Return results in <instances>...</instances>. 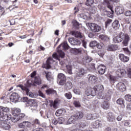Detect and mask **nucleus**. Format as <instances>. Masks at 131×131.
Listing matches in <instances>:
<instances>
[{"label": "nucleus", "instance_id": "obj_21", "mask_svg": "<svg viewBox=\"0 0 131 131\" xmlns=\"http://www.w3.org/2000/svg\"><path fill=\"white\" fill-rule=\"evenodd\" d=\"M112 26L113 28L115 30L119 29V27H120V24H119V21H118V20H114L112 24Z\"/></svg>", "mask_w": 131, "mask_h": 131}, {"label": "nucleus", "instance_id": "obj_64", "mask_svg": "<svg viewBox=\"0 0 131 131\" xmlns=\"http://www.w3.org/2000/svg\"><path fill=\"white\" fill-rule=\"evenodd\" d=\"M127 73H128L129 77L131 78V69H127Z\"/></svg>", "mask_w": 131, "mask_h": 131}, {"label": "nucleus", "instance_id": "obj_12", "mask_svg": "<svg viewBox=\"0 0 131 131\" xmlns=\"http://www.w3.org/2000/svg\"><path fill=\"white\" fill-rule=\"evenodd\" d=\"M70 34H72V35H74L75 37L79 38H82V37H83V36H82L81 33L77 31H72L70 32Z\"/></svg>", "mask_w": 131, "mask_h": 131}, {"label": "nucleus", "instance_id": "obj_46", "mask_svg": "<svg viewBox=\"0 0 131 131\" xmlns=\"http://www.w3.org/2000/svg\"><path fill=\"white\" fill-rule=\"evenodd\" d=\"M92 60H93V58H92V57L89 56H86L84 59V62L85 63H90L92 62Z\"/></svg>", "mask_w": 131, "mask_h": 131}, {"label": "nucleus", "instance_id": "obj_38", "mask_svg": "<svg viewBox=\"0 0 131 131\" xmlns=\"http://www.w3.org/2000/svg\"><path fill=\"white\" fill-rule=\"evenodd\" d=\"M73 105L76 108H80V107H81V104H80V102L78 100L74 101Z\"/></svg>", "mask_w": 131, "mask_h": 131}, {"label": "nucleus", "instance_id": "obj_20", "mask_svg": "<svg viewBox=\"0 0 131 131\" xmlns=\"http://www.w3.org/2000/svg\"><path fill=\"white\" fill-rule=\"evenodd\" d=\"M115 11L118 15H121L124 12V8H123V6H118L116 8Z\"/></svg>", "mask_w": 131, "mask_h": 131}, {"label": "nucleus", "instance_id": "obj_32", "mask_svg": "<svg viewBox=\"0 0 131 131\" xmlns=\"http://www.w3.org/2000/svg\"><path fill=\"white\" fill-rule=\"evenodd\" d=\"M27 104L28 105V106H35L36 102H35V100L33 99H29Z\"/></svg>", "mask_w": 131, "mask_h": 131}, {"label": "nucleus", "instance_id": "obj_9", "mask_svg": "<svg viewBox=\"0 0 131 131\" xmlns=\"http://www.w3.org/2000/svg\"><path fill=\"white\" fill-rule=\"evenodd\" d=\"M97 71L99 74L103 75L106 72V67L104 65L100 64L98 67Z\"/></svg>", "mask_w": 131, "mask_h": 131}, {"label": "nucleus", "instance_id": "obj_24", "mask_svg": "<svg viewBox=\"0 0 131 131\" xmlns=\"http://www.w3.org/2000/svg\"><path fill=\"white\" fill-rule=\"evenodd\" d=\"M116 73L118 76L121 77V76H124L125 74H126V72L124 69H118L117 70Z\"/></svg>", "mask_w": 131, "mask_h": 131}, {"label": "nucleus", "instance_id": "obj_54", "mask_svg": "<svg viewBox=\"0 0 131 131\" xmlns=\"http://www.w3.org/2000/svg\"><path fill=\"white\" fill-rule=\"evenodd\" d=\"M124 15H125V16H126V17H130V16H131V11L130 10L126 11L124 12Z\"/></svg>", "mask_w": 131, "mask_h": 131}, {"label": "nucleus", "instance_id": "obj_41", "mask_svg": "<svg viewBox=\"0 0 131 131\" xmlns=\"http://www.w3.org/2000/svg\"><path fill=\"white\" fill-rule=\"evenodd\" d=\"M99 37L100 38V39H101V40H103V41H106V40L109 39L108 36L105 35H99Z\"/></svg>", "mask_w": 131, "mask_h": 131}, {"label": "nucleus", "instance_id": "obj_27", "mask_svg": "<svg viewBox=\"0 0 131 131\" xmlns=\"http://www.w3.org/2000/svg\"><path fill=\"white\" fill-rule=\"evenodd\" d=\"M73 88V84L71 81H69L65 83L64 89H67L68 91L69 90H71Z\"/></svg>", "mask_w": 131, "mask_h": 131}, {"label": "nucleus", "instance_id": "obj_61", "mask_svg": "<svg viewBox=\"0 0 131 131\" xmlns=\"http://www.w3.org/2000/svg\"><path fill=\"white\" fill-rule=\"evenodd\" d=\"M82 46L85 48L86 49V41L84 40H82Z\"/></svg>", "mask_w": 131, "mask_h": 131}, {"label": "nucleus", "instance_id": "obj_23", "mask_svg": "<svg viewBox=\"0 0 131 131\" xmlns=\"http://www.w3.org/2000/svg\"><path fill=\"white\" fill-rule=\"evenodd\" d=\"M119 57L122 62H128L129 60V58L127 56H125L123 54H120L119 55Z\"/></svg>", "mask_w": 131, "mask_h": 131}, {"label": "nucleus", "instance_id": "obj_45", "mask_svg": "<svg viewBox=\"0 0 131 131\" xmlns=\"http://www.w3.org/2000/svg\"><path fill=\"white\" fill-rule=\"evenodd\" d=\"M63 114V110L61 109L58 110L56 111L55 115L57 117L61 116Z\"/></svg>", "mask_w": 131, "mask_h": 131}, {"label": "nucleus", "instance_id": "obj_34", "mask_svg": "<svg viewBox=\"0 0 131 131\" xmlns=\"http://www.w3.org/2000/svg\"><path fill=\"white\" fill-rule=\"evenodd\" d=\"M58 80H63V79H67L66 76L63 73H59L57 76Z\"/></svg>", "mask_w": 131, "mask_h": 131}, {"label": "nucleus", "instance_id": "obj_30", "mask_svg": "<svg viewBox=\"0 0 131 131\" xmlns=\"http://www.w3.org/2000/svg\"><path fill=\"white\" fill-rule=\"evenodd\" d=\"M34 83L35 85L37 84L39 85V84H41V79L39 77H35L34 80Z\"/></svg>", "mask_w": 131, "mask_h": 131}, {"label": "nucleus", "instance_id": "obj_55", "mask_svg": "<svg viewBox=\"0 0 131 131\" xmlns=\"http://www.w3.org/2000/svg\"><path fill=\"white\" fill-rule=\"evenodd\" d=\"M46 77L47 80H50L51 79V73L50 72L46 73Z\"/></svg>", "mask_w": 131, "mask_h": 131}, {"label": "nucleus", "instance_id": "obj_59", "mask_svg": "<svg viewBox=\"0 0 131 131\" xmlns=\"http://www.w3.org/2000/svg\"><path fill=\"white\" fill-rule=\"evenodd\" d=\"M18 117H19V119H22V118H24V117H25V114H19V115H18L17 118Z\"/></svg>", "mask_w": 131, "mask_h": 131}, {"label": "nucleus", "instance_id": "obj_22", "mask_svg": "<svg viewBox=\"0 0 131 131\" xmlns=\"http://www.w3.org/2000/svg\"><path fill=\"white\" fill-rule=\"evenodd\" d=\"M73 116L75 118V120H78V119H81V118L83 117V113H82L81 112H78Z\"/></svg>", "mask_w": 131, "mask_h": 131}, {"label": "nucleus", "instance_id": "obj_5", "mask_svg": "<svg viewBox=\"0 0 131 131\" xmlns=\"http://www.w3.org/2000/svg\"><path fill=\"white\" fill-rule=\"evenodd\" d=\"M20 112H21V110H20L19 108H12L11 109V113L12 115L15 117L11 119L12 122H17V121L19 120V119H18V118H17V117H18V115H19Z\"/></svg>", "mask_w": 131, "mask_h": 131}, {"label": "nucleus", "instance_id": "obj_63", "mask_svg": "<svg viewBox=\"0 0 131 131\" xmlns=\"http://www.w3.org/2000/svg\"><path fill=\"white\" fill-rule=\"evenodd\" d=\"M117 120L118 121H121L122 120V115H119L117 117Z\"/></svg>", "mask_w": 131, "mask_h": 131}, {"label": "nucleus", "instance_id": "obj_10", "mask_svg": "<svg viewBox=\"0 0 131 131\" xmlns=\"http://www.w3.org/2000/svg\"><path fill=\"white\" fill-rule=\"evenodd\" d=\"M118 49V46L116 45H110L107 47L106 50L108 52H113Z\"/></svg>", "mask_w": 131, "mask_h": 131}, {"label": "nucleus", "instance_id": "obj_4", "mask_svg": "<svg viewBox=\"0 0 131 131\" xmlns=\"http://www.w3.org/2000/svg\"><path fill=\"white\" fill-rule=\"evenodd\" d=\"M86 25L92 32H99L101 30V26L98 25L97 24L88 23Z\"/></svg>", "mask_w": 131, "mask_h": 131}, {"label": "nucleus", "instance_id": "obj_56", "mask_svg": "<svg viewBox=\"0 0 131 131\" xmlns=\"http://www.w3.org/2000/svg\"><path fill=\"white\" fill-rule=\"evenodd\" d=\"M74 27L76 29H79V23L77 21H75L74 23Z\"/></svg>", "mask_w": 131, "mask_h": 131}, {"label": "nucleus", "instance_id": "obj_60", "mask_svg": "<svg viewBox=\"0 0 131 131\" xmlns=\"http://www.w3.org/2000/svg\"><path fill=\"white\" fill-rule=\"evenodd\" d=\"M98 54L100 57H103L104 56V52L101 50L98 52Z\"/></svg>", "mask_w": 131, "mask_h": 131}, {"label": "nucleus", "instance_id": "obj_58", "mask_svg": "<svg viewBox=\"0 0 131 131\" xmlns=\"http://www.w3.org/2000/svg\"><path fill=\"white\" fill-rule=\"evenodd\" d=\"M52 57L53 58H54V59H56V60H60V59L59 58V55H58V54L57 53H54L52 55Z\"/></svg>", "mask_w": 131, "mask_h": 131}, {"label": "nucleus", "instance_id": "obj_51", "mask_svg": "<svg viewBox=\"0 0 131 131\" xmlns=\"http://www.w3.org/2000/svg\"><path fill=\"white\" fill-rule=\"evenodd\" d=\"M125 100L128 102H131V95L129 94H127L125 96Z\"/></svg>", "mask_w": 131, "mask_h": 131}, {"label": "nucleus", "instance_id": "obj_11", "mask_svg": "<svg viewBox=\"0 0 131 131\" xmlns=\"http://www.w3.org/2000/svg\"><path fill=\"white\" fill-rule=\"evenodd\" d=\"M3 122L1 123V127L6 130H9L10 128H11V125L10 124L6 121H2Z\"/></svg>", "mask_w": 131, "mask_h": 131}, {"label": "nucleus", "instance_id": "obj_1", "mask_svg": "<svg viewBox=\"0 0 131 131\" xmlns=\"http://www.w3.org/2000/svg\"><path fill=\"white\" fill-rule=\"evenodd\" d=\"M103 91H104V86L103 85H97L94 86L93 89L89 88L87 89L85 92V95L90 97H94L97 93H101L100 98L108 100L106 98V95L102 93Z\"/></svg>", "mask_w": 131, "mask_h": 131}, {"label": "nucleus", "instance_id": "obj_33", "mask_svg": "<svg viewBox=\"0 0 131 131\" xmlns=\"http://www.w3.org/2000/svg\"><path fill=\"white\" fill-rule=\"evenodd\" d=\"M107 8L111 10L112 13H111V14H109V13L107 14V16L111 18L112 17H113V13H114V11H113V7L110 5H107Z\"/></svg>", "mask_w": 131, "mask_h": 131}, {"label": "nucleus", "instance_id": "obj_8", "mask_svg": "<svg viewBox=\"0 0 131 131\" xmlns=\"http://www.w3.org/2000/svg\"><path fill=\"white\" fill-rule=\"evenodd\" d=\"M107 120L109 122H113L115 120V116L113 113L110 112L106 115Z\"/></svg>", "mask_w": 131, "mask_h": 131}, {"label": "nucleus", "instance_id": "obj_6", "mask_svg": "<svg viewBox=\"0 0 131 131\" xmlns=\"http://www.w3.org/2000/svg\"><path fill=\"white\" fill-rule=\"evenodd\" d=\"M10 99L11 101H12V102L17 103V102H19L20 96H19V94H18V93L16 92H13L10 95Z\"/></svg>", "mask_w": 131, "mask_h": 131}, {"label": "nucleus", "instance_id": "obj_2", "mask_svg": "<svg viewBox=\"0 0 131 131\" xmlns=\"http://www.w3.org/2000/svg\"><path fill=\"white\" fill-rule=\"evenodd\" d=\"M130 39V38L128 34H124V33L120 32L117 36L113 38V41H114L116 43L121 42V41H122V43L123 46L127 47Z\"/></svg>", "mask_w": 131, "mask_h": 131}, {"label": "nucleus", "instance_id": "obj_31", "mask_svg": "<svg viewBox=\"0 0 131 131\" xmlns=\"http://www.w3.org/2000/svg\"><path fill=\"white\" fill-rule=\"evenodd\" d=\"M32 85H35L34 81L32 78L29 79L27 81V86H28V88H30Z\"/></svg>", "mask_w": 131, "mask_h": 131}, {"label": "nucleus", "instance_id": "obj_50", "mask_svg": "<svg viewBox=\"0 0 131 131\" xmlns=\"http://www.w3.org/2000/svg\"><path fill=\"white\" fill-rule=\"evenodd\" d=\"M123 51L126 54V55L130 54V51H129V49H128V48H123Z\"/></svg>", "mask_w": 131, "mask_h": 131}, {"label": "nucleus", "instance_id": "obj_17", "mask_svg": "<svg viewBox=\"0 0 131 131\" xmlns=\"http://www.w3.org/2000/svg\"><path fill=\"white\" fill-rule=\"evenodd\" d=\"M98 118V114H88L86 115V119L88 120H92L93 119H97Z\"/></svg>", "mask_w": 131, "mask_h": 131}, {"label": "nucleus", "instance_id": "obj_48", "mask_svg": "<svg viewBox=\"0 0 131 131\" xmlns=\"http://www.w3.org/2000/svg\"><path fill=\"white\" fill-rule=\"evenodd\" d=\"M98 45V42L96 41H92L90 43V47L91 48H95V47H96Z\"/></svg>", "mask_w": 131, "mask_h": 131}, {"label": "nucleus", "instance_id": "obj_42", "mask_svg": "<svg viewBox=\"0 0 131 131\" xmlns=\"http://www.w3.org/2000/svg\"><path fill=\"white\" fill-rule=\"evenodd\" d=\"M109 77L111 83H114L116 81V77L115 76L110 75Z\"/></svg>", "mask_w": 131, "mask_h": 131}, {"label": "nucleus", "instance_id": "obj_19", "mask_svg": "<svg viewBox=\"0 0 131 131\" xmlns=\"http://www.w3.org/2000/svg\"><path fill=\"white\" fill-rule=\"evenodd\" d=\"M117 88L120 92H124L125 91V85L122 82H119L117 84Z\"/></svg>", "mask_w": 131, "mask_h": 131}, {"label": "nucleus", "instance_id": "obj_26", "mask_svg": "<svg viewBox=\"0 0 131 131\" xmlns=\"http://www.w3.org/2000/svg\"><path fill=\"white\" fill-rule=\"evenodd\" d=\"M98 80V77L95 75H91L89 77V81L91 83H95Z\"/></svg>", "mask_w": 131, "mask_h": 131}, {"label": "nucleus", "instance_id": "obj_7", "mask_svg": "<svg viewBox=\"0 0 131 131\" xmlns=\"http://www.w3.org/2000/svg\"><path fill=\"white\" fill-rule=\"evenodd\" d=\"M54 62V60L52 57H49L46 63L42 66L43 68H45L46 69H51L52 68V66L51 64Z\"/></svg>", "mask_w": 131, "mask_h": 131}, {"label": "nucleus", "instance_id": "obj_35", "mask_svg": "<svg viewBox=\"0 0 131 131\" xmlns=\"http://www.w3.org/2000/svg\"><path fill=\"white\" fill-rule=\"evenodd\" d=\"M92 98L93 97L85 94V95L84 96L82 99L85 104H86V102H89L90 101V99H92Z\"/></svg>", "mask_w": 131, "mask_h": 131}, {"label": "nucleus", "instance_id": "obj_15", "mask_svg": "<svg viewBox=\"0 0 131 131\" xmlns=\"http://www.w3.org/2000/svg\"><path fill=\"white\" fill-rule=\"evenodd\" d=\"M4 112H10V108L8 107L0 106V117L4 116Z\"/></svg>", "mask_w": 131, "mask_h": 131}, {"label": "nucleus", "instance_id": "obj_53", "mask_svg": "<svg viewBox=\"0 0 131 131\" xmlns=\"http://www.w3.org/2000/svg\"><path fill=\"white\" fill-rule=\"evenodd\" d=\"M66 80H67V79L58 80V81H59V85H64L65 84V83H66Z\"/></svg>", "mask_w": 131, "mask_h": 131}, {"label": "nucleus", "instance_id": "obj_36", "mask_svg": "<svg viewBox=\"0 0 131 131\" xmlns=\"http://www.w3.org/2000/svg\"><path fill=\"white\" fill-rule=\"evenodd\" d=\"M93 125L96 127H99V126H102V123L101 122V121L97 120L93 123Z\"/></svg>", "mask_w": 131, "mask_h": 131}, {"label": "nucleus", "instance_id": "obj_39", "mask_svg": "<svg viewBox=\"0 0 131 131\" xmlns=\"http://www.w3.org/2000/svg\"><path fill=\"white\" fill-rule=\"evenodd\" d=\"M74 120H75V119L73 115H72L68 120L67 122V124H71V123H73L74 122Z\"/></svg>", "mask_w": 131, "mask_h": 131}, {"label": "nucleus", "instance_id": "obj_49", "mask_svg": "<svg viewBox=\"0 0 131 131\" xmlns=\"http://www.w3.org/2000/svg\"><path fill=\"white\" fill-rule=\"evenodd\" d=\"M112 23V19H107V20L106 21L105 24V28H107L110 24Z\"/></svg>", "mask_w": 131, "mask_h": 131}, {"label": "nucleus", "instance_id": "obj_28", "mask_svg": "<svg viewBox=\"0 0 131 131\" xmlns=\"http://www.w3.org/2000/svg\"><path fill=\"white\" fill-rule=\"evenodd\" d=\"M101 107L103 108V109H104L105 110H107V109H109L110 108V104L108 101H104L101 104Z\"/></svg>", "mask_w": 131, "mask_h": 131}, {"label": "nucleus", "instance_id": "obj_3", "mask_svg": "<svg viewBox=\"0 0 131 131\" xmlns=\"http://www.w3.org/2000/svg\"><path fill=\"white\" fill-rule=\"evenodd\" d=\"M61 47H62L63 50H68L69 49V45L67 43V41H64L61 45L58 46L57 52L59 55L60 58H63L65 57V53L62 50H59Z\"/></svg>", "mask_w": 131, "mask_h": 131}, {"label": "nucleus", "instance_id": "obj_57", "mask_svg": "<svg viewBox=\"0 0 131 131\" xmlns=\"http://www.w3.org/2000/svg\"><path fill=\"white\" fill-rule=\"evenodd\" d=\"M58 123L59 124H62V123H63V122H64V121H65V119H64L62 117H60V118H58Z\"/></svg>", "mask_w": 131, "mask_h": 131}, {"label": "nucleus", "instance_id": "obj_40", "mask_svg": "<svg viewBox=\"0 0 131 131\" xmlns=\"http://www.w3.org/2000/svg\"><path fill=\"white\" fill-rule=\"evenodd\" d=\"M24 123L25 124V127H32L33 126V124L29 121H24Z\"/></svg>", "mask_w": 131, "mask_h": 131}, {"label": "nucleus", "instance_id": "obj_47", "mask_svg": "<svg viewBox=\"0 0 131 131\" xmlns=\"http://www.w3.org/2000/svg\"><path fill=\"white\" fill-rule=\"evenodd\" d=\"M67 70L69 74H72V66H66Z\"/></svg>", "mask_w": 131, "mask_h": 131}, {"label": "nucleus", "instance_id": "obj_62", "mask_svg": "<svg viewBox=\"0 0 131 131\" xmlns=\"http://www.w3.org/2000/svg\"><path fill=\"white\" fill-rule=\"evenodd\" d=\"M130 123H129V121H128V120H125L124 121V126H128V125H129Z\"/></svg>", "mask_w": 131, "mask_h": 131}, {"label": "nucleus", "instance_id": "obj_13", "mask_svg": "<svg viewBox=\"0 0 131 131\" xmlns=\"http://www.w3.org/2000/svg\"><path fill=\"white\" fill-rule=\"evenodd\" d=\"M116 103L117 105H119L121 108L125 107V101L123 98H119L117 100Z\"/></svg>", "mask_w": 131, "mask_h": 131}, {"label": "nucleus", "instance_id": "obj_18", "mask_svg": "<svg viewBox=\"0 0 131 131\" xmlns=\"http://www.w3.org/2000/svg\"><path fill=\"white\" fill-rule=\"evenodd\" d=\"M86 72L84 70V69H81L79 70V72L76 74V78H80L82 77L84 74H85Z\"/></svg>", "mask_w": 131, "mask_h": 131}, {"label": "nucleus", "instance_id": "obj_16", "mask_svg": "<svg viewBox=\"0 0 131 131\" xmlns=\"http://www.w3.org/2000/svg\"><path fill=\"white\" fill-rule=\"evenodd\" d=\"M12 119V115L10 114L3 115L2 117H0V120L1 121H5V120H11Z\"/></svg>", "mask_w": 131, "mask_h": 131}, {"label": "nucleus", "instance_id": "obj_14", "mask_svg": "<svg viewBox=\"0 0 131 131\" xmlns=\"http://www.w3.org/2000/svg\"><path fill=\"white\" fill-rule=\"evenodd\" d=\"M69 42L71 45H73V46H80L81 45V41L78 39H72V38H70L68 39Z\"/></svg>", "mask_w": 131, "mask_h": 131}, {"label": "nucleus", "instance_id": "obj_44", "mask_svg": "<svg viewBox=\"0 0 131 131\" xmlns=\"http://www.w3.org/2000/svg\"><path fill=\"white\" fill-rule=\"evenodd\" d=\"M95 1L94 0H86L85 2L86 6H91L94 4Z\"/></svg>", "mask_w": 131, "mask_h": 131}, {"label": "nucleus", "instance_id": "obj_25", "mask_svg": "<svg viewBox=\"0 0 131 131\" xmlns=\"http://www.w3.org/2000/svg\"><path fill=\"white\" fill-rule=\"evenodd\" d=\"M45 92L47 95H57V91L52 88H48V89L45 90Z\"/></svg>", "mask_w": 131, "mask_h": 131}, {"label": "nucleus", "instance_id": "obj_37", "mask_svg": "<svg viewBox=\"0 0 131 131\" xmlns=\"http://www.w3.org/2000/svg\"><path fill=\"white\" fill-rule=\"evenodd\" d=\"M82 50L80 49H75L72 50V53L74 55H78L81 54Z\"/></svg>", "mask_w": 131, "mask_h": 131}, {"label": "nucleus", "instance_id": "obj_29", "mask_svg": "<svg viewBox=\"0 0 131 131\" xmlns=\"http://www.w3.org/2000/svg\"><path fill=\"white\" fill-rule=\"evenodd\" d=\"M49 103L50 107H53L54 109H57V108H58V106L57 105L58 104V101L55 100L53 102L52 100H50Z\"/></svg>", "mask_w": 131, "mask_h": 131}, {"label": "nucleus", "instance_id": "obj_43", "mask_svg": "<svg viewBox=\"0 0 131 131\" xmlns=\"http://www.w3.org/2000/svg\"><path fill=\"white\" fill-rule=\"evenodd\" d=\"M64 97H66L68 100H70V99L72 98V94H71V92H69L64 94Z\"/></svg>", "mask_w": 131, "mask_h": 131}, {"label": "nucleus", "instance_id": "obj_52", "mask_svg": "<svg viewBox=\"0 0 131 131\" xmlns=\"http://www.w3.org/2000/svg\"><path fill=\"white\" fill-rule=\"evenodd\" d=\"M49 89V85L46 84H44L42 85V86L41 87V91H45L47 90H48Z\"/></svg>", "mask_w": 131, "mask_h": 131}]
</instances>
